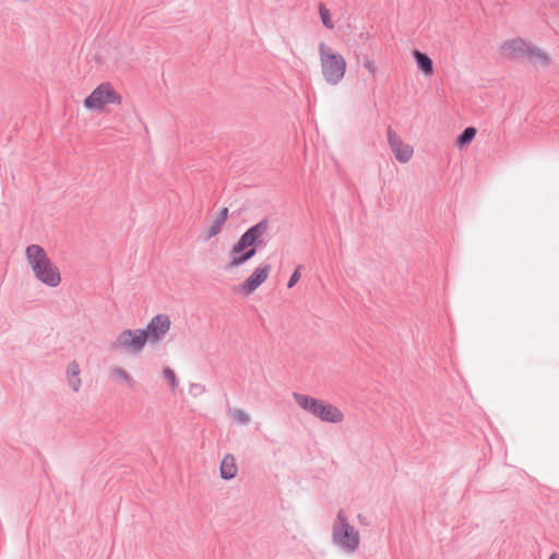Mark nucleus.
I'll return each instance as SVG.
<instances>
[{"instance_id": "nucleus-24", "label": "nucleus", "mask_w": 559, "mask_h": 559, "mask_svg": "<svg viewBox=\"0 0 559 559\" xmlns=\"http://www.w3.org/2000/svg\"><path fill=\"white\" fill-rule=\"evenodd\" d=\"M364 67L371 73L374 74L377 71V67L373 60L366 58L364 62Z\"/></svg>"}, {"instance_id": "nucleus-7", "label": "nucleus", "mask_w": 559, "mask_h": 559, "mask_svg": "<svg viewBox=\"0 0 559 559\" xmlns=\"http://www.w3.org/2000/svg\"><path fill=\"white\" fill-rule=\"evenodd\" d=\"M108 104H121V96L112 88L109 83L99 84L84 99V107L93 110H99Z\"/></svg>"}, {"instance_id": "nucleus-13", "label": "nucleus", "mask_w": 559, "mask_h": 559, "mask_svg": "<svg viewBox=\"0 0 559 559\" xmlns=\"http://www.w3.org/2000/svg\"><path fill=\"white\" fill-rule=\"evenodd\" d=\"M238 468L235 463V457L231 454H226L221 463V477L223 479H233L237 475Z\"/></svg>"}, {"instance_id": "nucleus-26", "label": "nucleus", "mask_w": 559, "mask_h": 559, "mask_svg": "<svg viewBox=\"0 0 559 559\" xmlns=\"http://www.w3.org/2000/svg\"><path fill=\"white\" fill-rule=\"evenodd\" d=\"M549 559H559V557H557L556 555H551Z\"/></svg>"}, {"instance_id": "nucleus-11", "label": "nucleus", "mask_w": 559, "mask_h": 559, "mask_svg": "<svg viewBox=\"0 0 559 559\" xmlns=\"http://www.w3.org/2000/svg\"><path fill=\"white\" fill-rule=\"evenodd\" d=\"M532 45L522 38L504 43L501 47L502 53L510 59L528 58Z\"/></svg>"}, {"instance_id": "nucleus-15", "label": "nucleus", "mask_w": 559, "mask_h": 559, "mask_svg": "<svg viewBox=\"0 0 559 559\" xmlns=\"http://www.w3.org/2000/svg\"><path fill=\"white\" fill-rule=\"evenodd\" d=\"M227 218H228V209L223 207L207 230V235H206L207 240L215 237L217 234L221 233L222 227L225 224V222L227 221Z\"/></svg>"}, {"instance_id": "nucleus-21", "label": "nucleus", "mask_w": 559, "mask_h": 559, "mask_svg": "<svg viewBox=\"0 0 559 559\" xmlns=\"http://www.w3.org/2000/svg\"><path fill=\"white\" fill-rule=\"evenodd\" d=\"M231 416L234 420L238 421L241 425H248L250 423V417L242 409H234Z\"/></svg>"}, {"instance_id": "nucleus-10", "label": "nucleus", "mask_w": 559, "mask_h": 559, "mask_svg": "<svg viewBox=\"0 0 559 559\" xmlns=\"http://www.w3.org/2000/svg\"><path fill=\"white\" fill-rule=\"evenodd\" d=\"M270 272V264H264L260 267H257L253 273L241 284V292L246 295L252 294L262 283L265 282Z\"/></svg>"}, {"instance_id": "nucleus-3", "label": "nucleus", "mask_w": 559, "mask_h": 559, "mask_svg": "<svg viewBox=\"0 0 559 559\" xmlns=\"http://www.w3.org/2000/svg\"><path fill=\"white\" fill-rule=\"evenodd\" d=\"M293 399L300 408L324 423L340 424L344 420V414L338 407L322 400L297 392L293 393Z\"/></svg>"}, {"instance_id": "nucleus-25", "label": "nucleus", "mask_w": 559, "mask_h": 559, "mask_svg": "<svg viewBox=\"0 0 559 559\" xmlns=\"http://www.w3.org/2000/svg\"><path fill=\"white\" fill-rule=\"evenodd\" d=\"M358 521L360 522V524L362 525H366V518L362 515V514H358L357 516Z\"/></svg>"}, {"instance_id": "nucleus-22", "label": "nucleus", "mask_w": 559, "mask_h": 559, "mask_svg": "<svg viewBox=\"0 0 559 559\" xmlns=\"http://www.w3.org/2000/svg\"><path fill=\"white\" fill-rule=\"evenodd\" d=\"M205 392H206L205 385H203L201 383H191L190 384L189 393L192 396L198 397V396L204 394Z\"/></svg>"}, {"instance_id": "nucleus-9", "label": "nucleus", "mask_w": 559, "mask_h": 559, "mask_svg": "<svg viewBox=\"0 0 559 559\" xmlns=\"http://www.w3.org/2000/svg\"><path fill=\"white\" fill-rule=\"evenodd\" d=\"M386 134L390 148L393 152L395 158L400 163H407L413 156V147L408 144H405L391 127H388Z\"/></svg>"}, {"instance_id": "nucleus-2", "label": "nucleus", "mask_w": 559, "mask_h": 559, "mask_svg": "<svg viewBox=\"0 0 559 559\" xmlns=\"http://www.w3.org/2000/svg\"><path fill=\"white\" fill-rule=\"evenodd\" d=\"M25 257L37 281L52 288L60 285V271L49 259L47 252L41 246L35 243L27 246Z\"/></svg>"}, {"instance_id": "nucleus-4", "label": "nucleus", "mask_w": 559, "mask_h": 559, "mask_svg": "<svg viewBox=\"0 0 559 559\" xmlns=\"http://www.w3.org/2000/svg\"><path fill=\"white\" fill-rule=\"evenodd\" d=\"M332 543L346 552H354L360 544L359 532L349 524L346 512L338 510L332 525Z\"/></svg>"}, {"instance_id": "nucleus-14", "label": "nucleus", "mask_w": 559, "mask_h": 559, "mask_svg": "<svg viewBox=\"0 0 559 559\" xmlns=\"http://www.w3.org/2000/svg\"><path fill=\"white\" fill-rule=\"evenodd\" d=\"M413 57L417 63L418 69L426 75H431L433 73V63L431 58L419 50L413 51Z\"/></svg>"}, {"instance_id": "nucleus-6", "label": "nucleus", "mask_w": 559, "mask_h": 559, "mask_svg": "<svg viewBox=\"0 0 559 559\" xmlns=\"http://www.w3.org/2000/svg\"><path fill=\"white\" fill-rule=\"evenodd\" d=\"M146 343V335L143 329H127L117 335L110 348L112 350H124L129 354L138 355L143 350Z\"/></svg>"}, {"instance_id": "nucleus-8", "label": "nucleus", "mask_w": 559, "mask_h": 559, "mask_svg": "<svg viewBox=\"0 0 559 559\" xmlns=\"http://www.w3.org/2000/svg\"><path fill=\"white\" fill-rule=\"evenodd\" d=\"M170 324L171 322L167 314L159 313L153 317L144 330L146 342L152 344L160 342L169 332Z\"/></svg>"}, {"instance_id": "nucleus-17", "label": "nucleus", "mask_w": 559, "mask_h": 559, "mask_svg": "<svg viewBox=\"0 0 559 559\" xmlns=\"http://www.w3.org/2000/svg\"><path fill=\"white\" fill-rule=\"evenodd\" d=\"M476 129L474 127H467L465 128L462 133L456 138L455 144L460 147H463L467 144H469L475 135H476Z\"/></svg>"}, {"instance_id": "nucleus-12", "label": "nucleus", "mask_w": 559, "mask_h": 559, "mask_svg": "<svg viewBox=\"0 0 559 559\" xmlns=\"http://www.w3.org/2000/svg\"><path fill=\"white\" fill-rule=\"evenodd\" d=\"M81 368L78 361L73 360L68 365L67 379L68 383L74 392H78L81 388Z\"/></svg>"}, {"instance_id": "nucleus-16", "label": "nucleus", "mask_w": 559, "mask_h": 559, "mask_svg": "<svg viewBox=\"0 0 559 559\" xmlns=\"http://www.w3.org/2000/svg\"><path fill=\"white\" fill-rule=\"evenodd\" d=\"M527 59L534 64H542L544 67H547L549 64L548 55L533 45L530 49Z\"/></svg>"}, {"instance_id": "nucleus-18", "label": "nucleus", "mask_w": 559, "mask_h": 559, "mask_svg": "<svg viewBox=\"0 0 559 559\" xmlns=\"http://www.w3.org/2000/svg\"><path fill=\"white\" fill-rule=\"evenodd\" d=\"M318 9H319V14H320L323 25L329 29H333L334 23L332 21L330 10L322 2L319 3Z\"/></svg>"}, {"instance_id": "nucleus-5", "label": "nucleus", "mask_w": 559, "mask_h": 559, "mask_svg": "<svg viewBox=\"0 0 559 559\" xmlns=\"http://www.w3.org/2000/svg\"><path fill=\"white\" fill-rule=\"evenodd\" d=\"M320 61L324 80L332 85L342 81L346 71V61L340 53L332 52L324 43L319 46Z\"/></svg>"}, {"instance_id": "nucleus-19", "label": "nucleus", "mask_w": 559, "mask_h": 559, "mask_svg": "<svg viewBox=\"0 0 559 559\" xmlns=\"http://www.w3.org/2000/svg\"><path fill=\"white\" fill-rule=\"evenodd\" d=\"M112 377H116L118 379H122L128 383L129 386H132L134 384V380L132 377L121 367H115L110 371Z\"/></svg>"}, {"instance_id": "nucleus-1", "label": "nucleus", "mask_w": 559, "mask_h": 559, "mask_svg": "<svg viewBox=\"0 0 559 559\" xmlns=\"http://www.w3.org/2000/svg\"><path fill=\"white\" fill-rule=\"evenodd\" d=\"M270 230V221L263 218L255 225L249 227L239 238V240L233 245L229 251V262L227 269L238 267L250 259H252L258 248L266 243L265 237Z\"/></svg>"}, {"instance_id": "nucleus-20", "label": "nucleus", "mask_w": 559, "mask_h": 559, "mask_svg": "<svg viewBox=\"0 0 559 559\" xmlns=\"http://www.w3.org/2000/svg\"><path fill=\"white\" fill-rule=\"evenodd\" d=\"M163 373H164L165 379L169 382L171 390L175 391L178 385V380H177L175 371L171 368L166 367L164 369Z\"/></svg>"}, {"instance_id": "nucleus-23", "label": "nucleus", "mask_w": 559, "mask_h": 559, "mask_svg": "<svg viewBox=\"0 0 559 559\" xmlns=\"http://www.w3.org/2000/svg\"><path fill=\"white\" fill-rule=\"evenodd\" d=\"M302 267H304L302 265H298L296 267V270L294 271V273L290 275V278L288 280V283H287L288 288L294 287L297 284V282L300 280V271Z\"/></svg>"}]
</instances>
